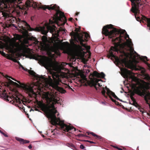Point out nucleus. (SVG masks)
<instances>
[{
  "mask_svg": "<svg viewBox=\"0 0 150 150\" xmlns=\"http://www.w3.org/2000/svg\"><path fill=\"white\" fill-rule=\"evenodd\" d=\"M130 98L132 100V101H133V103H134V102H136V100L134 98L133 96L132 95V96H130Z\"/></svg>",
  "mask_w": 150,
  "mask_h": 150,
  "instance_id": "obj_29",
  "label": "nucleus"
},
{
  "mask_svg": "<svg viewBox=\"0 0 150 150\" xmlns=\"http://www.w3.org/2000/svg\"><path fill=\"white\" fill-rule=\"evenodd\" d=\"M90 81L87 82L88 85L91 87L94 86L96 90H98V87L96 86L98 85L99 86H101L98 82L101 80L96 79L95 78H93L90 77L89 78Z\"/></svg>",
  "mask_w": 150,
  "mask_h": 150,
  "instance_id": "obj_11",
  "label": "nucleus"
},
{
  "mask_svg": "<svg viewBox=\"0 0 150 150\" xmlns=\"http://www.w3.org/2000/svg\"><path fill=\"white\" fill-rule=\"evenodd\" d=\"M105 88L107 90V95L109 96V95L110 96L111 95L113 97L115 94V93L110 90V89L107 87H106Z\"/></svg>",
  "mask_w": 150,
  "mask_h": 150,
  "instance_id": "obj_19",
  "label": "nucleus"
},
{
  "mask_svg": "<svg viewBox=\"0 0 150 150\" xmlns=\"http://www.w3.org/2000/svg\"><path fill=\"white\" fill-rule=\"evenodd\" d=\"M84 34H85V37L86 38V39L85 38H84V35L83 34H81V35H80V36H83V39H85V41H84V42H83H83H87V41H88V40H87V39H88V38H89V34L87 33H84Z\"/></svg>",
  "mask_w": 150,
  "mask_h": 150,
  "instance_id": "obj_18",
  "label": "nucleus"
},
{
  "mask_svg": "<svg viewBox=\"0 0 150 150\" xmlns=\"http://www.w3.org/2000/svg\"><path fill=\"white\" fill-rule=\"evenodd\" d=\"M74 131H76V129L75 128H74Z\"/></svg>",
  "mask_w": 150,
  "mask_h": 150,
  "instance_id": "obj_56",
  "label": "nucleus"
},
{
  "mask_svg": "<svg viewBox=\"0 0 150 150\" xmlns=\"http://www.w3.org/2000/svg\"><path fill=\"white\" fill-rule=\"evenodd\" d=\"M0 53L4 56H5L6 55L5 53L3 51H0Z\"/></svg>",
  "mask_w": 150,
  "mask_h": 150,
  "instance_id": "obj_35",
  "label": "nucleus"
},
{
  "mask_svg": "<svg viewBox=\"0 0 150 150\" xmlns=\"http://www.w3.org/2000/svg\"><path fill=\"white\" fill-rule=\"evenodd\" d=\"M39 57H40L39 61L41 63L50 69L49 72L52 75L53 80L50 76H49L50 82L48 85L46 78L42 76H40L36 74L33 70H28L27 71L29 73L37 80L36 83L33 82L31 84H33L35 86L33 88V89L36 92L38 90L49 86L61 93H65L66 92V90L63 88L59 86H63L64 84L59 78L60 74L63 69L62 65L59 64L57 62L53 63L49 58L46 56L39 55Z\"/></svg>",
  "mask_w": 150,
  "mask_h": 150,
  "instance_id": "obj_1",
  "label": "nucleus"
},
{
  "mask_svg": "<svg viewBox=\"0 0 150 150\" xmlns=\"http://www.w3.org/2000/svg\"><path fill=\"white\" fill-rule=\"evenodd\" d=\"M4 5H5V6H4V8H5L7 9L8 8V6L7 5H6L5 4H4Z\"/></svg>",
  "mask_w": 150,
  "mask_h": 150,
  "instance_id": "obj_43",
  "label": "nucleus"
},
{
  "mask_svg": "<svg viewBox=\"0 0 150 150\" xmlns=\"http://www.w3.org/2000/svg\"><path fill=\"white\" fill-rule=\"evenodd\" d=\"M79 29L78 28H76L75 30V31L76 32V33H78V32L79 31Z\"/></svg>",
  "mask_w": 150,
  "mask_h": 150,
  "instance_id": "obj_40",
  "label": "nucleus"
},
{
  "mask_svg": "<svg viewBox=\"0 0 150 150\" xmlns=\"http://www.w3.org/2000/svg\"><path fill=\"white\" fill-rule=\"evenodd\" d=\"M33 5H32V6ZM31 2L29 0L26 1L25 3V5H23L22 7V9L23 10H27L28 9V8L32 6Z\"/></svg>",
  "mask_w": 150,
  "mask_h": 150,
  "instance_id": "obj_13",
  "label": "nucleus"
},
{
  "mask_svg": "<svg viewBox=\"0 0 150 150\" xmlns=\"http://www.w3.org/2000/svg\"><path fill=\"white\" fill-rule=\"evenodd\" d=\"M3 132H2L0 130V133H1L2 134V133H3Z\"/></svg>",
  "mask_w": 150,
  "mask_h": 150,
  "instance_id": "obj_54",
  "label": "nucleus"
},
{
  "mask_svg": "<svg viewBox=\"0 0 150 150\" xmlns=\"http://www.w3.org/2000/svg\"><path fill=\"white\" fill-rule=\"evenodd\" d=\"M73 20V18H70L69 19V20L70 21H72Z\"/></svg>",
  "mask_w": 150,
  "mask_h": 150,
  "instance_id": "obj_46",
  "label": "nucleus"
},
{
  "mask_svg": "<svg viewBox=\"0 0 150 150\" xmlns=\"http://www.w3.org/2000/svg\"><path fill=\"white\" fill-rule=\"evenodd\" d=\"M83 141L84 142H89L90 143H93V144L95 143V142H94L93 141H89V140H84Z\"/></svg>",
  "mask_w": 150,
  "mask_h": 150,
  "instance_id": "obj_32",
  "label": "nucleus"
},
{
  "mask_svg": "<svg viewBox=\"0 0 150 150\" xmlns=\"http://www.w3.org/2000/svg\"><path fill=\"white\" fill-rule=\"evenodd\" d=\"M6 91L5 90L3 91L2 95L6 99H7V100L9 101V100L8 99V98H9L12 100L13 101L14 103H15V104H20L21 103V101L22 100L18 97V96L17 95V93H18V92H16V93H15V95H14L15 96L12 95L10 97L8 95H7L5 93Z\"/></svg>",
  "mask_w": 150,
  "mask_h": 150,
  "instance_id": "obj_9",
  "label": "nucleus"
},
{
  "mask_svg": "<svg viewBox=\"0 0 150 150\" xmlns=\"http://www.w3.org/2000/svg\"><path fill=\"white\" fill-rule=\"evenodd\" d=\"M16 139L18 141H19L21 144L22 143V141L23 140L22 139L17 137Z\"/></svg>",
  "mask_w": 150,
  "mask_h": 150,
  "instance_id": "obj_30",
  "label": "nucleus"
},
{
  "mask_svg": "<svg viewBox=\"0 0 150 150\" xmlns=\"http://www.w3.org/2000/svg\"><path fill=\"white\" fill-rule=\"evenodd\" d=\"M77 136L78 137H85V136H86V137H88L87 136H86L84 134H78V135H77Z\"/></svg>",
  "mask_w": 150,
  "mask_h": 150,
  "instance_id": "obj_34",
  "label": "nucleus"
},
{
  "mask_svg": "<svg viewBox=\"0 0 150 150\" xmlns=\"http://www.w3.org/2000/svg\"><path fill=\"white\" fill-rule=\"evenodd\" d=\"M109 97L112 102L115 103L116 104L118 105L119 103L118 102L116 101L115 100L112 98L111 96L109 95Z\"/></svg>",
  "mask_w": 150,
  "mask_h": 150,
  "instance_id": "obj_23",
  "label": "nucleus"
},
{
  "mask_svg": "<svg viewBox=\"0 0 150 150\" xmlns=\"http://www.w3.org/2000/svg\"><path fill=\"white\" fill-rule=\"evenodd\" d=\"M143 19L146 22L147 26L149 28V30H150V18H148L145 16H144L143 17Z\"/></svg>",
  "mask_w": 150,
  "mask_h": 150,
  "instance_id": "obj_17",
  "label": "nucleus"
},
{
  "mask_svg": "<svg viewBox=\"0 0 150 150\" xmlns=\"http://www.w3.org/2000/svg\"><path fill=\"white\" fill-rule=\"evenodd\" d=\"M38 104L43 111L46 112L48 114L52 125L59 126L61 129L65 132H68L73 129V127L64 124V120H61L59 117H57L55 114L57 112L54 104L47 105L40 101L38 102Z\"/></svg>",
  "mask_w": 150,
  "mask_h": 150,
  "instance_id": "obj_4",
  "label": "nucleus"
},
{
  "mask_svg": "<svg viewBox=\"0 0 150 150\" xmlns=\"http://www.w3.org/2000/svg\"><path fill=\"white\" fill-rule=\"evenodd\" d=\"M126 41L128 47H130L132 45V43L131 39L129 38V39H127Z\"/></svg>",
  "mask_w": 150,
  "mask_h": 150,
  "instance_id": "obj_20",
  "label": "nucleus"
},
{
  "mask_svg": "<svg viewBox=\"0 0 150 150\" xmlns=\"http://www.w3.org/2000/svg\"><path fill=\"white\" fill-rule=\"evenodd\" d=\"M126 31L124 30H118L116 28H113V25L109 24L104 26L102 29V33L106 36H108L109 38H112L115 37L120 34L119 37L115 39H112V41L114 45V46H111L109 51V58L111 57L114 58L116 61L119 64L122 65H124L125 67L131 69H135L136 68V65L134 64L131 60L128 61L126 58L123 59H119L118 57L115 55V54L113 52L118 53L119 50L118 47L120 45V43L123 41L122 39L123 36L122 34L126 33Z\"/></svg>",
  "mask_w": 150,
  "mask_h": 150,
  "instance_id": "obj_2",
  "label": "nucleus"
},
{
  "mask_svg": "<svg viewBox=\"0 0 150 150\" xmlns=\"http://www.w3.org/2000/svg\"><path fill=\"white\" fill-rule=\"evenodd\" d=\"M105 93H106V91L105 90V89L104 88H103V90L101 92V93L102 94V95L104 96L105 98H107V96H106L105 95Z\"/></svg>",
  "mask_w": 150,
  "mask_h": 150,
  "instance_id": "obj_21",
  "label": "nucleus"
},
{
  "mask_svg": "<svg viewBox=\"0 0 150 150\" xmlns=\"http://www.w3.org/2000/svg\"><path fill=\"white\" fill-rule=\"evenodd\" d=\"M105 76V74L103 72L99 73L96 71H94L93 73L90 74L89 78H90V77L94 78V77L95 76L97 78H101L103 79L104 78Z\"/></svg>",
  "mask_w": 150,
  "mask_h": 150,
  "instance_id": "obj_12",
  "label": "nucleus"
},
{
  "mask_svg": "<svg viewBox=\"0 0 150 150\" xmlns=\"http://www.w3.org/2000/svg\"><path fill=\"white\" fill-rule=\"evenodd\" d=\"M27 11H25V13H24V15L27 14Z\"/></svg>",
  "mask_w": 150,
  "mask_h": 150,
  "instance_id": "obj_49",
  "label": "nucleus"
},
{
  "mask_svg": "<svg viewBox=\"0 0 150 150\" xmlns=\"http://www.w3.org/2000/svg\"><path fill=\"white\" fill-rule=\"evenodd\" d=\"M70 35L72 37H73L75 41L77 42H79L80 44L82 46L86 48V44L83 43V42L85 40V39H83V36H80L78 33H74L73 31L70 33Z\"/></svg>",
  "mask_w": 150,
  "mask_h": 150,
  "instance_id": "obj_10",
  "label": "nucleus"
},
{
  "mask_svg": "<svg viewBox=\"0 0 150 150\" xmlns=\"http://www.w3.org/2000/svg\"><path fill=\"white\" fill-rule=\"evenodd\" d=\"M116 149H117L119 150H122V148L118 147L117 146L116 147Z\"/></svg>",
  "mask_w": 150,
  "mask_h": 150,
  "instance_id": "obj_42",
  "label": "nucleus"
},
{
  "mask_svg": "<svg viewBox=\"0 0 150 150\" xmlns=\"http://www.w3.org/2000/svg\"><path fill=\"white\" fill-rule=\"evenodd\" d=\"M123 73L126 77H127L128 75L131 74V72L130 71L126 69H124L122 71Z\"/></svg>",
  "mask_w": 150,
  "mask_h": 150,
  "instance_id": "obj_15",
  "label": "nucleus"
},
{
  "mask_svg": "<svg viewBox=\"0 0 150 150\" xmlns=\"http://www.w3.org/2000/svg\"><path fill=\"white\" fill-rule=\"evenodd\" d=\"M35 110L36 111H38V109L36 108H35Z\"/></svg>",
  "mask_w": 150,
  "mask_h": 150,
  "instance_id": "obj_52",
  "label": "nucleus"
},
{
  "mask_svg": "<svg viewBox=\"0 0 150 150\" xmlns=\"http://www.w3.org/2000/svg\"><path fill=\"white\" fill-rule=\"evenodd\" d=\"M2 134H3L5 137H8V136L6 134L4 133V132H3Z\"/></svg>",
  "mask_w": 150,
  "mask_h": 150,
  "instance_id": "obj_41",
  "label": "nucleus"
},
{
  "mask_svg": "<svg viewBox=\"0 0 150 150\" xmlns=\"http://www.w3.org/2000/svg\"><path fill=\"white\" fill-rule=\"evenodd\" d=\"M20 23L18 26L19 28H21L22 29L25 30V28L23 26H19L20 24H22L26 27L27 28L29 31H34L36 32H39L41 33L43 35L42 37V42L40 44L41 46L42 47L44 48V50L47 51L48 52L51 53L52 52L56 53L57 52V49L56 47L53 46H50L49 44L47 43L48 42L47 38L46 35L49 31L50 33L53 34V33L56 31V27L53 25L52 26H48L46 28L45 26H40L37 27L35 28H32L30 25L28 24L25 21H22L20 19H18Z\"/></svg>",
  "mask_w": 150,
  "mask_h": 150,
  "instance_id": "obj_3",
  "label": "nucleus"
},
{
  "mask_svg": "<svg viewBox=\"0 0 150 150\" xmlns=\"http://www.w3.org/2000/svg\"><path fill=\"white\" fill-rule=\"evenodd\" d=\"M67 145L68 146L71 147L73 148H75V146L74 145L71 143H67Z\"/></svg>",
  "mask_w": 150,
  "mask_h": 150,
  "instance_id": "obj_27",
  "label": "nucleus"
},
{
  "mask_svg": "<svg viewBox=\"0 0 150 150\" xmlns=\"http://www.w3.org/2000/svg\"><path fill=\"white\" fill-rule=\"evenodd\" d=\"M128 47L130 48V51L131 53H133L134 52L135 53H136V52L134 50L133 48L131 47V46Z\"/></svg>",
  "mask_w": 150,
  "mask_h": 150,
  "instance_id": "obj_28",
  "label": "nucleus"
},
{
  "mask_svg": "<svg viewBox=\"0 0 150 150\" xmlns=\"http://www.w3.org/2000/svg\"><path fill=\"white\" fill-rule=\"evenodd\" d=\"M28 148L30 149H32V146H31V145H29L28 146Z\"/></svg>",
  "mask_w": 150,
  "mask_h": 150,
  "instance_id": "obj_45",
  "label": "nucleus"
},
{
  "mask_svg": "<svg viewBox=\"0 0 150 150\" xmlns=\"http://www.w3.org/2000/svg\"><path fill=\"white\" fill-rule=\"evenodd\" d=\"M86 133L88 134V135H89L90 134H91L92 136H94V137H96V139H99L100 140H101L102 139V137L98 135L93 132H87Z\"/></svg>",
  "mask_w": 150,
  "mask_h": 150,
  "instance_id": "obj_16",
  "label": "nucleus"
},
{
  "mask_svg": "<svg viewBox=\"0 0 150 150\" xmlns=\"http://www.w3.org/2000/svg\"><path fill=\"white\" fill-rule=\"evenodd\" d=\"M22 141V144H25L27 143H28L30 142V141L29 140H24V139H23Z\"/></svg>",
  "mask_w": 150,
  "mask_h": 150,
  "instance_id": "obj_25",
  "label": "nucleus"
},
{
  "mask_svg": "<svg viewBox=\"0 0 150 150\" xmlns=\"http://www.w3.org/2000/svg\"><path fill=\"white\" fill-rule=\"evenodd\" d=\"M116 147H117V146H113V147L115 148H116Z\"/></svg>",
  "mask_w": 150,
  "mask_h": 150,
  "instance_id": "obj_53",
  "label": "nucleus"
},
{
  "mask_svg": "<svg viewBox=\"0 0 150 150\" xmlns=\"http://www.w3.org/2000/svg\"><path fill=\"white\" fill-rule=\"evenodd\" d=\"M8 83H7V86H9L10 84H12L16 86L17 87L21 88V86H20L17 83L14 82L10 79H8Z\"/></svg>",
  "mask_w": 150,
  "mask_h": 150,
  "instance_id": "obj_14",
  "label": "nucleus"
},
{
  "mask_svg": "<svg viewBox=\"0 0 150 150\" xmlns=\"http://www.w3.org/2000/svg\"><path fill=\"white\" fill-rule=\"evenodd\" d=\"M80 148L81 149H84L85 147L83 144H81L80 146Z\"/></svg>",
  "mask_w": 150,
  "mask_h": 150,
  "instance_id": "obj_37",
  "label": "nucleus"
},
{
  "mask_svg": "<svg viewBox=\"0 0 150 150\" xmlns=\"http://www.w3.org/2000/svg\"><path fill=\"white\" fill-rule=\"evenodd\" d=\"M52 5H51L49 6V5H42L40 7V8L44 10L47 9L49 10H55L56 11V13L54 15V17L53 18V21L50 20V23L51 24L56 23L58 25H59L58 22L59 21H61L62 18L65 23L67 21V19L64 15V13L62 12L59 10V7L56 4H54L52 6Z\"/></svg>",
  "mask_w": 150,
  "mask_h": 150,
  "instance_id": "obj_6",
  "label": "nucleus"
},
{
  "mask_svg": "<svg viewBox=\"0 0 150 150\" xmlns=\"http://www.w3.org/2000/svg\"><path fill=\"white\" fill-rule=\"evenodd\" d=\"M123 149H124V150H125V148H124Z\"/></svg>",
  "mask_w": 150,
  "mask_h": 150,
  "instance_id": "obj_57",
  "label": "nucleus"
},
{
  "mask_svg": "<svg viewBox=\"0 0 150 150\" xmlns=\"http://www.w3.org/2000/svg\"><path fill=\"white\" fill-rule=\"evenodd\" d=\"M59 115V114L58 113V115H57V116H58Z\"/></svg>",
  "mask_w": 150,
  "mask_h": 150,
  "instance_id": "obj_59",
  "label": "nucleus"
},
{
  "mask_svg": "<svg viewBox=\"0 0 150 150\" xmlns=\"http://www.w3.org/2000/svg\"><path fill=\"white\" fill-rule=\"evenodd\" d=\"M76 19V21H77V20H77V18H76V19Z\"/></svg>",
  "mask_w": 150,
  "mask_h": 150,
  "instance_id": "obj_55",
  "label": "nucleus"
},
{
  "mask_svg": "<svg viewBox=\"0 0 150 150\" xmlns=\"http://www.w3.org/2000/svg\"><path fill=\"white\" fill-rule=\"evenodd\" d=\"M17 62L18 63V64H19V66L21 67V66H22L20 63L19 62V61H17Z\"/></svg>",
  "mask_w": 150,
  "mask_h": 150,
  "instance_id": "obj_44",
  "label": "nucleus"
},
{
  "mask_svg": "<svg viewBox=\"0 0 150 150\" xmlns=\"http://www.w3.org/2000/svg\"><path fill=\"white\" fill-rule=\"evenodd\" d=\"M79 12H76L75 13V15L76 16H78V14H79Z\"/></svg>",
  "mask_w": 150,
  "mask_h": 150,
  "instance_id": "obj_47",
  "label": "nucleus"
},
{
  "mask_svg": "<svg viewBox=\"0 0 150 150\" xmlns=\"http://www.w3.org/2000/svg\"><path fill=\"white\" fill-rule=\"evenodd\" d=\"M125 34V39H126L127 38H129V35L127 34V33H126Z\"/></svg>",
  "mask_w": 150,
  "mask_h": 150,
  "instance_id": "obj_39",
  "label": "nucleus"
},
{
  "mask_svg": "<svg viewBox=\"0 0 150 150\" xmlns=\"http://www.w3.org/2000/svg\"><path fill=\"white\" fill-rule=\"evenodd\" d=\"M46 98L47 99L49 98V97H48V94L46 95Z\"/></svg>",
  "mask_w": 150,
  "mask_h": 150,
  "instance_id": "obj_48",
  "label": "nucleus"
},
{
  "mask_svg": "<svg viewBox=\"0 0 150 150\" xmlns=\"http://www.w3.org/2000/svg\"><path fill=\"white\" fill-rule=\"evenodd\" d=\"M31 40H33L35 41V43L36 44H37L39 42V41H38L37 39L35 38L34 37H31Z\"/></svg>",
  "mask_w": 150,
  "mask_h": 150,
  "instance_id": "obj_24",
  "label": "nucleus"
},
{
  "mask_svg": "<svg viewBox=\"0 0 150 150\" xmlns=\"http://www.w3.org/2000/svg\"><path fill=\"white\" fill-rule=\"evenodd\" d=\"M113 97L115 98V99H116L117 100H120V101H122L121 100H120L119 98H118L115 95H115L113 96Z\"/></svg>",
  "mask_w": 150,
  "mask_h": 150,
  "instance_id": "obj_33",
  "label": "nucleus"
},
{
  "mask_svg": "<svg viewBox=\"0 0 150 150\" xmlns=\"http://www.w3.org/2000/svg\"><path fill=\"white\" fill-rule=\"evenodd\" d=\"M8 48H9V50L10 52H13V49L11 47H9Z\"/></svg>",
  "mask_w": 150,
  "mask_h": 150,
  "instance_id": "obj_36",
  "label": "nucleus"
},
{
  "mask_svg": "<svg viewBox=\"0 0 150 150\" xmlns=\"http://www.w3.org/2000/svg\"><path fill=\"white\" fill-rule=\"evenodd\" d=\"M143 76L147 82H144L145 85H142L140 89H137L136 93L144 98L146 103L149 104L150 107V93L147 91L150 88V77L149 75L145 74H144Z\"/></svg>",
  "mask_w": 150,
  "mask_h": 150,
  "instance_id": "obj_5",
  "label": "nucleus"
},
{
  "mask_svg": "<svg viewBox=\"0 0 150 150\" xmlns=\"http://www.w3.org/2000/svg\"><path fill=\"white\" fill-rule=\"evenodd\" d=\"M0 13H1L3 16L6 19L11 18L9 20H7L8 21V23H9L8 25L9 27L12 26L16 27L15 24H13V23L16 22V20L15 18L11 17V15L9 14L8 11H7L6 10L4 9L1 11Z\"/></svg>",
  "mask_w": 150,
  "mask_h": 150,
  "instance_id": "obj_8",
  "label": "nucleus"
},
{
  "mask_svg": "<svg viewBox=\"0 0 150 150\" xmlns=\"http://www.w3.org/2000/svg\"><path fill=\"white\" fill-rule=\"evenodd\" d=\"M5 77L6 78H11L12 79L17 81L18 83L20 86H21V88L23 89L25 91L28 93L30 96L32 97V95H36V91L33 89V88L35 87V86L33 84H30L28 85H25L23 83H21L19 81H18L15 79L7 75H6Z\"/></svg>",
  "mask_w": 150,
  "mask_h": 150,
  "instance_id": "obj_7",
  "label": "nucleus"
},
{
  "mask_svg": "<svg viewBox=\"0 0 150 150\" xmlns=\"http://www.w3.org/2000/svg\"><path fill=\"white\" fill-rule=\"evenodd\" d=\"M72 42H73V43H74V42L73 41H72Z\"/></svg>",
  "mask_w": 150,
  "mask_h": 150,
  "instance_id": "obj_58",
  "label": "nucleus"
},
{
  "mask_svg": "<svg viewBox=\"0 0 150 150\" xmlns=\"http://www.w3.org/2000/svg\"><path fill=\"white\" fill-rule=\"evenodd\" d=\"M22 110H25V108H24V107H23V108H22Z\"/></svg>",
  "mask_w": 150,
  "mask_h": 150,
  "instance_id": "obj_50",
  "label": "nucleus"
},
{
  "mask_svg": "<svg viewBox=\"0 0 150 150\" xmlns=\"http://www.w3.org/2000/svg\"><path fill=\"white\" fill-rule=\"evenodd\" d=\"M1 88H0V93H2V91H1Z\"/></svg>",
  "mask_w": 150,
  "mask_h": 150,
  "instance_id": "obj_51",
  "label": "nucleus"
},
{
  "mask_svg": "<svg viewBox=\"0 0 150 150\" xmlns=\"http://www.w3.org/2000/svg\"><path fill=\"white\" fill-rule=\"evenodd\" d=\"M81 77L82 80L83 81H87V79L86 78V76L84 74H83L81 75Z\"/></svg>",
  "mask_w": 150,
  "mask_h": 150,
  "instance_id": "obj_22",
  "label": "nucleus"
},
{
  "mask_svg": "<svg viewBox=\"0 0 150 150\" xmlns=\"http://www.w3.org/2000/svg\"><path fill=\"white\" fill-rule=\"evenodd\" d=\"M138 109L142 113H144L143 110L144 109L143 108H141V107L140 106Z\"/></svg>",
  "mask_w": 150,
  "mask_h": 150,
  "instance_id": "obj_31",
  "label": "nucleus"
},
{
  "mask_svg": "<svg viewBox=\"0 0 150 150\" xmlns=\"http://www.w3.org/2000/svg\"><path fill=\"white\" fill-rule=\"evenodd\" d=\"M21 67L22 68V69L23 70H25V71H27L28 70L26 68H25L23 66H21Z\"/></svg>",
  "mask_w": 150,
  "mask_h": 150,
  "instance_id": "obj_38",
  "label": "nucleus"
},
{
  "mask_svg": "<svg viewBox=\"0 0 150 150\" xmlns=\"http://www.w3.org/2000/svg\"><path fill=\"white\" fill-rule=\"evenodd\" d=\"M132 104L135 106L136 107L138 108L140 107V105L136 102H134V103H132Z\"/></svg>",
  "mask_w": 150,
  "mask_h": 150,
  "instance_id": "obj_26",
  "label": "nucleus"
}]
</instances>
